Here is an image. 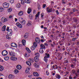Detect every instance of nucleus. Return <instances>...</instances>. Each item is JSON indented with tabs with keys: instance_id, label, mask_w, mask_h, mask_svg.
I'll use <instances>...</instances> for the list:
<instances>
[{
	"instance_id": "1",
	"label": "nucleus",
	"mask_w": 79,
	"mask_h": 79,
	"mask_svg": "<svg viewBox=\"0 0 79 79\" xmlns=\"http://www.w3.org/2000/svg\"><path fill=\"white\" fill-rule=\"evenodd\" d=\"M46 56H45L44 57V60L46 63H47V61H48V59H47V58H49L50 57V54H48V53H45Z\"/></svg>"
},
{
	"instance_id": "2",
	"label": "nucleus",
	"mask_w": 79,
	"mask_h": 79,
	"mask_svg": "<svg viewBox=\"0 0 79 79\" xmlns=\"http://www.w3.org/2000/svg\"><path fill=\"white\" fill-rule=\"evenodd\" d=\"M9 3H6V2L4 3L3 4V7L5 8H8V7H9Z\"/></svg>"
},
{
	"instance_id": "3",
	"label": "nucleus",
	"mask_w": 79,
	"mask_h": 79,
	"mask_svg": "<svg viewBox=\"0 0 79 79\" xmlns=\"http://www.w3.org/2000/svg\"><path fill=\"white\" fill-rule=\"evenodd\" d=\"M2 54L3 56H6L8 54V51L6 50H4L2 52Z\"/></svg>"
},
{
	"instance_id": "4",
	"label": "nucleus",
	"mask_w": 79,
	"mask_h": 79,
	"mask_svg": "<svg viewBox=\"0 0 79 79\" xmlns=\"http://www.w3.org/2000/svg\"><path fill=\"white\" fill-rule=\"evenodd\" d=\"M9 54L11 56H15V53L13 52V51L10 52H9Z\"/></svg>"
},
{
	"instance_id": "5",
	"label": "nucleus",
	"mask_w": 79,
	"mask_h": 79,
	"mask_svg": "<svg viewBox=\"0 0 79 79\" xmlns=\"http://www.w3.org/2000/svg\"><path fill=\"white\" fill-rule=\"evenodd\" d=\"M10 59L11 60H12V61H16L17 60L18 58L17 57H11L10 58Z\"/></svg>"
},
{
	"instance_id": "6",
	"label": "nucleus",
	"mask_w": 79,
	"mask_h": 79,
	"mask_svg": "<svg viewBox=\"0 0 79 79\" xmlns=\"http://www.w3.org/2000/svg\"><path fill=\"white\" fill-rule=\"evenodd\" d=\"M16 25L17 27H19V28H22V27H23L21 24L18 22L16 23Z\"/></svg>"
},
{
	"instance_id": "7",
	"label": "nucleus",
	"mask_w": 79,
	"mask_h": 79,
	"mask_svg": "<svg viewBox=\"0 0 79 79\" xmlns=\"http://www.w3.org/2000/svg\"><path fill=\"white\" fill-rule=\"evenodd\" d=\"M1 20L2 21H3V23H5V22L7 21V19L5 17H3L2 18Z\"/></svg>"
},
{
	"instance_id": "8",
	"label": "nucleus",
	"mask_w": 79,
	"mask_h": 79,
	"mask_svg": "<svg viewBox=\"0 0 79 79\" xmlns=\"http://www.w3.org/2000/svg\"><path fill=\"white\" fill-rule=\"evenodd\" d=\"M47 11L48 13H51L53 11L52 9L49 8V7H48L47 8Z\"/></svg>"
},
{
	"instance_id": "9",
	"label": "nucleus",
	"mask_w": 79,
	"mask_h": 79,
	"mask_svg": "<svg viewBox=\"0 0 79 79\" xmlns=\"http://www.w3.org/2000/svg\"><path fill=\"white\" fill-rule=\"evenodd\" d=\"M40 47L41 48H42V49H45V45H44L43 44H41L40 45Z\"/></svg>"
},
{
	"instance_id": "10",
	"label": "nucleus",
	"mask_w": 79,
	"mask_h": 79,
	"mask_svg": "<svg viewBox=\"0 0 79 79\" xmlns=\"http://www.w3.org/2000/svg\"><path fill=\"white\" fill-rule=\"evenodd\" d=\"M12 34V30L10 29L9 30V31L7 32V34L9 35H11Z\"/></svg>"
},
{
	"instance_id": "11",
	"label": "nucleus",
	"mask_w": 79,
	"mask_h": 79,
	"mask_svg": "<svg viewBox=\"0 0 79 79\" xmlns=\"http://www.w3.org/2000/svg\"><path fill=\"white\" fill-rule=\"evenodd\" d=\"M55 77L57 78V79H60L61 78V76L58 74H56Z\"/></svg>"
},
{
	"instance_id": "12",
	"label": "nucleus",
	"mask_w": 79,
	"mask_h": 79,
	"mask_svg": "<svg viewBox=\"0 0 79 79\" xmlns=\"http://www.w3.org/2000/svg\"><path fill=\"white\" fill-rule=\"evenodd\" d=\"M40 15V12H38L37 14L35 15V19H37V18H38L39 16Z\"/></svg>"
},
{
	"instance_id": "13",
	"label": "nucleus",
	"mask_w": 79,
	"mask_h": 79,
	"mask_svg": "<svg viewBox=\"0 0 79 79\" xmlns=\"http://www.w3.org/2000/svg\"><path fill=\"white\" fill-rule=\"evenodd\" d=\"M79 75V69H78L77 71V73H75V75L77 77H78Z\"/></svg>"
},
{
	"instance_id": "14",
	"label": "nucleus",
	"mask_w": 79,
	"mask_h": 79,
	"mask_svg": "<svg viewBox=\"0 0 79 79\" xmlns=\"http://www.w3.org/2000/svg\"><path fill=\"white\" fill-rule=\"evenodd\" d=\"M16 68L20 70L22 68L21 66L20 65H18L16 66Z\"/></svg>"
},
{
	"instance_id": "15",
	"label": "nucleus",
	"mask_w": 79,
	"mask_h": 79,
	"mask_svg": "<svg viewBox=\"0 0 79 79\" xmlns=\"http://www.w3.org/2000/svg\"><path fill=\"white\" fill-rule=\"evenodd\" d=\"M31 12V9L30 8H28L27 10V13L28 14H30Z\"/></svg>"
},
{
	"instance_id": "16",
	"label": "nucleus",
	"mask_w": 79,
	"mask_h": 79,
	"mask_svg": "<svg viewBox=\"0 0 79 79\" xmlns=\"http://www.w3.org/2000/svg\"><path fill=\"white\" fill-rule=\"evenodd\" d=\"M20 23L23 26V25H24L26 23V21H25V20H23L20 22Z\"/></svg>"
},
{
	"instance_id": "17",
	"label": "nucleus",
	"mask_w": 79,
	"mask_h": 79,
	"mask_svg": "<svg viewBox=\"0 0 79 79\" xmlns=\"http://www.w3.org/2000/svg\"><path fill=\"white\" fill-rule=\"evenodd\" d=\"M35 40L36 42L38 44H39V42H40V39H39V38L38 37L37 38L35 39Z\"/></svg>"
},
{
	"instance_id": "18",
	"label": "nucleus",
	"mask_w": 79,
	"mask_h": 79,
	"mask_svg": "<svg viewBox=\"0 0 79 79\" xmlns=\"http://www.w3.org/2000/svg\"><path fill=\"white\" fill-rule=\"evenodd\" d=\"M33 75L35 76H39V73L35 72L33 73Z\"/></svg>"
},
{
	"instance_id": "19",
	"label": "nucleus",
	"mask_w": 79,
	"mask_h": 79,
	"mask_svg": "<svg viewBox=\"0 0 79 79\" xmlns=\"http://www.w3.org/2000/svg\"><path fill=\"white\" fill-rule=\"evenodd\" d=\"M29 35V34L26 33L24 35V38L25 39H27L28 37V36Z\"/></svg>"
},
{
	"instance_id": "20",
	"label": "nucleus",
	"mask_w": 79,
	"mask_h": 79,
	"mask_svg": "<svg viewBox=\"0 0 79 79\" xmlns=\"http://www.w3.org/2000/svg\"><path fill=\"white\" fill-rule=\"evenodd\" d=\"M9 58H10V57L7 56H6L4 58V59L6 61H8L9 60Z\"/></svg>"
},
{
	"instance_id": "21",
	"label": "nucleus",
	"mask_w": 79,
	"mask_h": 79,
	"mask_svg": "<svg viewBox=\"0 0 79 79\" xmlns=\"http://www.w3.org/2000/svg\"><path fill=\"white\" fill-rule=\"evenodd\" d=\"M24 2L26 3H30L31 1L30 0H25Z\"/></svg>"
},
{
	"instance_id": "22",
	"label": "nucleus",
	"mask_w": 79,
	"mask_h": 79,
	"mask_svg": "<svg viewBox=\"0 0 79 79\" xmlns=\"http://www.w3.org/2000/svg\"><path fill=\"white\" fill-rule=\"evenodd\" d=\"M39 58L35 56L34 58L35 61V62H37L39 60V59H38Z\"/></svg>"
},
{
	"instance_id": "23",
	"label": "nucleus",
	"mask_w": 79,
	"mask_h": 79,
	"mask_svg": "<svg viewBox=\"0 0 79 79\" xmlns=\"http://www.w3.org/2000/svg\"><path fill=\"white\" fill-rule=\"evenodd\" d=\"M5 30H6V26L4 25L2 27V31H5Z\"/></svg>"
},
{
	"instance_id": "24",
	"label": "nucleus",
	"mask_w": 79,
	"mask_h": 79,
	"mask_svg": "<svg viewBox=\"0 0 79 79\" xmlns=\"http://www.w3.org/2000/svg\"><path fill=\"white\" fill-rule=\"evenodd\" d=\"M22 43L23 45H26V40H23L22 41Z\"/></svg>"
},
{
	"instance_id": "25",
	"label": "nucleus",
	"mask_w": 79,
	"mask_h": 79,
	"mask_svg": "<svg viewBox=\"0 0 79 79\" xmlns=\"http://www.w3.org/2000/svg\"><path fill=\"white\" fill-rule=\"evenodd\" d=\"M29 70H30L29 68H27L25 70V73H28L29 72Z\"/></svg>"
},
{
	"instance_id": "26",
	"label": "nucleus",
	"mask_w": 79,
	"mask_h": 79,
	"mask_svg": "<svg viewBox=\"0 0 79 79\" xmlns=\"http://www.w3.org/2000/svg\"><path fill=\"white\" fill-rule=\"evenodd\" d=\"M15 45L16 43H12L11 44V47H15Z\"/></svg>"
},
{
	"instance_id": "27",
	"label": "nucleus",
	"mask_w": 79,
	"mask_h": 79,
	"mask_svg": "<svg viewBox=\"0 0 79 79\" xmlns=\"http://www.w3.org/2000/svg\"><path fill=\"white\" fill-rule=\"evenodd\" d=\"M13 77V76L12 74H10L8 76L9 79H12Z\"/></svg>"
},
{
	"instance_id": "28",
	"label": "nucleus",
	"mask_w": 79,
	"mask_h": 79,
	"mask_svg": "<svg viewBox=\"0 0 79 79\" xmlns=\"http://www.w3.org/2000/svg\"><path fill=\"white\" fill-rule=\"evenodd\" d=\"M27 64L29 66H31V63L29 61H27L26 62Z\"/></svg>"
},
{
	"instance_id": "29",
	"label": "nucleus",
	"mask_w": 79,
	"mask_h": 79,
	"mask_svg": "<svg viewBox=\"0 0 79 79\" xmlns=\"http://www.w3.org/2000/svg\"><path fill=\"white\" fill-rule=\"evenodd\" d=\"M16 7L18 8H19L21 7V5L20 3H18L16 5Z\"/></svg>"
},
{
	"instance_id": "30",
	"label": "nucleus",
	"mask_w": 79,
	"mask_h": 79,
	"mask_svg": "<svg viewBox=\"0 0 79 79\" xmlns=\"http://www.w3.org/2000/svg\"><path fill=\"white\" fill-rule=\"evenodd\" d=\"M34 66L36 68H39V64H37L35 63L34 64Z\"/></svg>"
},
{
	"instance_id": "31",
	"label": "nucleus",
	"mask_w": 79,
	"mask_h": 79,
	"mask_svg": "<svg viewBox=\"0 0 79 79\" xmlns=\"http://www.w3.org/2000/svg\"><path fill=\"white\" fill-rule=\"evenodd\" d=\"M3 70V66L0 65V71H2Z\"/></svg>"
},
{
	"instance_id": "32",
	"label": "nucleus",
	"mask_w": 79,
	"mask_h": 79,
	"mask_svg": "<svg viewBox=\"0 0 79 79\" xmlns=\"http://www.w3.org/2000/svg\"><path fill=\"white\" fill-rule=\"evenodd\" d=\"M33 45H34V47L36 48V47H37V44L36 42H34L33 43Z\"/></svg>"
},
{
	"instance_id": "33",
	"label": "nucleus",
	"mask_w": 79,
	"mask_h": 79,
	"mask_svg": "<svg viewBox=\"0 0 79 79\" xmlns=\"http://www.w3.org/2000/svg\"><path fill=\"white\" fill-rule=\"evenodd\" d=\"M27 25L28 26H31V22L30 21L28 22Z\"/></svg>"
},
{
	"instance_id": "34",
	"label": "nucleus",
	"mask_w": 79,
	"mask_h": 79,
	"mask_svg": "<svg viewBox=\"0 0 79 79\" xmlns=\"http://www.w3.org/2000/svg\"><path fill=\"white\" fill-rule=\"evenodd\" d=\"M23 15V12L22 11H20L19 13V16H21V15Z\"/></svg>"
},
{
	"instance_id": "35",
	"label": "nucleus",
	"mask_w": 79,
	"mask_h": 79,
	"mask_svg": "<svg viewBox=\"0 0 79 79\" xmlns=\"http://www.w3.org/2000/svg\"><path fill=\"white\" fill-rule=\"evenodd\" d=\"M40 52L41 53H44V51H43V49L40 48Z\"/></svg>"
},
{
	"instance_id": "36",
	"label": "nucleus",
	"mask_w": 79,
	"mask_h": 79,
	"mask_svg": "<svg viewBox=\"0 0 79 79\" xmlns=\"http://www.w3.org/2000/svg\"><path fill=\"white\" fill-rule=\"evenodd\" d=\"M72 73H73V74H76V71L74 69H73L72 70Z\"/></svg>"
},
{
	"instance_id": "37",
	"label": "nucleus",
	"mask_w": 79,
	"mask_h": 79,
	"mask_svg": "<svg viewBox=\"0 0 79 79\" xmlns=\"http://www.w3.org/2000/svg\"><path fill=\"white\" fill-rule=\"evenodd\" d=\"M6 38L7 39H11V37H10V36L8 35H6Z\"/></svg>"
},
{
	"instance_id": "38",
	"label": "nucleus",
	"mask_w": 79,
	"mask_h": 79,
	"mask_svg": "<svg viewBox=\"0 0 79 79\" xmlns=\"http://www.w3.org/2000/svg\"><path fill=\"white\" fill-rule=\"evenodd\" d=\"M26 49L27 51L28 52H29V53H31V50H30L29 48H26Z\"/></svg>"
},
{
	"instance_id": "39",
	"label": "nucleus",
	"mask_w": 79,
	"mask_h": 79,
	"mask_svg": "<svg viewBox=\"0 0 79 79\" xmlns=\"http://www.w3.org/2000/svg\"><path fill=\"white\" fill-rule=\"evenodd\" d=\"M28 61H29L31 63H33V59H29Z\"/></svg>"
},
{
	"instance_id": "40",
	"label": "nucleus",
	"mask_w": 79,
	"mask_h": 79,
	"mask_svg": "<svg viewBox=\"0 0 79 79\" xmlns=\"http://www.w3.org/2000/svg\"><path fill=\"white\" fill-rule=\"evenodd\" d=\"M75 64H71L70 67L72 68H74V67L75 66Z\"/></svg>"
},
{
	"instance_id": "41",
	"label": "nucleus",
	"mask_w": 79,
	"mask_h": 79,
	"mask_svg": "<svg viewBox=\"0 0 79 79\" xmlns=\"http://www.w3.org/2000/svg\"><path fill=\"white\" fill-rule=\"evenodd\" d=\"M12 11V8H10L8 10V11L9 12H11Z\"/></svg>"
},
{
	"instance_id": "42",
	"label": "nucleus",
	"mask_w": 79,
	"mask_h": 79,
	"mask_svg": "<svg viewBox=\"0 0 79 79\" xmlns=\"http://www.w3.org/2000/svg\"><path fill=\"white\" fill-rule=\"evenodd\" d=\"M29 17L30 19H32V18L33 17V16H32L31 14H30L29 16Z\"/></svg>"
},
{
	"instance_id": "43",
	"label": "nucleus",
	"mask_w": 79,
	"mask_h": 79,
	"mask_svg": "<svg viewBox=\"0 0 79 79\" xmlns=\"http://www.w3.org/2000/svg\"><path fill=\"white\" fill-rule=\"evenodd\" d=\"M14 71V73H18L19 72V71L18 69H15Z\"/></svg>"
},
{
	"instance_id": "44",
	"label": "nucleus",
	"mask_w": 79,
	"mask_h": 79,
	"mask_svg": "<svg viewBox=\"0 0 79 79\" xmlns=\"http://www.w3.org/2000/svg\"><path fill=\"white\" fill-rule=\"evenodd\" d=\"M35 55H36V57H39L40 56L39 53L38 52H37L35 54Z\"/></svg>"
},
{
	"instance_id": "45",
	"label": "nucleus",
	"mask_w": 79,
	"mask_h": 79,
	"mask_svg": "<svg viewBox=\"0 0 79 79\" xmlns=\"http://www.w3.org/2000/svg\"><path fill=\"white\" fill-rule=\"evenodd\" d=\"M9 1L11 3H13L14 2V0H9Z\"/></svg>"
},
{
	"instance_id": "46",
	"label": "nucleus",
	"mask_w": 79,
	"mask_h": 79,
	"mask_svg": "<svg viewBox=\"0 0 79 79\" xmlns=\"http://www.w3.org/2000/svg\"><path fill=\"white\" fill-rule=\"evenodd\" d=\"M31 49L32 50H34L35 49V47H34L33 46H32L31 47Z\"/></svg>"
},
{
	"instance_id": "47",
	"label": "nucleus",
	"mask_w": 79,
	"mask_h": 79,
	"mask_svg": "<svg viewBox=\"0 0 79 79\" xmlns=\"http://www.w3.org/2000/svg\"><path fill=\"white\" fill-rule=\"evenodd\" d=\"M3 10V8H2V7H0V11L2 12V11Z\"/></svg>"
},
{
	"instance_id": "48",
	"label": "nucleus",
	"mask_w": 79,
	"mask_h": 79,
	"mask_svg": "<svg viewBox=\"0 0 79 79\" xmlns=\"http://www.w3.org/2000/svg\"><path fill=\"white\" fill-rule=\"evenodd\" d=\"M62 3H63V4H66V2L64 0H62Z\"/></svg>"
},
{
	"instance_id": "49",
	"label": "nucleus",
	"mask_w": 79,
	"mask_h": 79,
	"mask_svg": "<svg viewBox=\"0 0 79 79\" xmlns=\"http://www.w3.org/2000/svg\"><path fill=\"white\" fill-rule=\"evenodd\" d=\"M73 21H74V22H75V23H76L77 22V19L74 18L73 19Z\"/></svg>"
},
{
	"instance_id": "50",
	"label": "nucleus",
	"mask_w": 79,
	"mask_h": 79,
	"mask_svg": "<svg viewBox=\"0 0 79 79\" xmlns=\"http://www.w3.org/2000/svg\"><path fill=\"white\" fill-rule=\"evenodd\" d=\"M72 61H75V62H76V61H77V60H76V58H75L73 59H72Z\"/></svg>"
},
{
	"instance_id": "51",
	"label": "nucleus",
	"mask_w": 79,
	"mask_h": 79,
	"mask_svg": "<svg viewBox=\"0 0 79 79\" xmlns=\"http://www.w3.org/2000/svg\"><path fill=\"white\" fill-rule=\"evenodd\" d=\"M38 10H40V5L39 4H38Z\"/></svg>"
},
{
	"instance_id": "52",
	"label": "nucleus",
	"mask_w": 79,
	"mask_h": 79,
	"mask_svg": "<svg viewBox=\"0 0 79 79\" xmlns=\"http://www.w3.org/2000/svg\"><path fill=\"white\" fill-rule=\"evenodd\" d=\"M5 46L6 47H9V45H8L7 44H5Z\"/></svg>"
},
{
	"instance_id": "53",
	"label": "nucleus",
	"mask_w": 79,
	"mask_h": 79,
	"mask_svg": "<svg viewBox=\"0 0 79 79\" xmlns=\"http://www.w3.org/2000/svg\"><path fill=\"white\" fill-rule=\"evenodd\" d=\"M41 17L42 18L44 16V13H42L41 15Z\"/></svg>"
},
{
	"instance_id": "54",
	"label": "nucleus",
	"mask_w": 79,
	"mask_h": 79,
	"mask_svg": "<svg viewBox=\"0 0 79 79\" xmlns=\"http://www.w3.org/2000/svg\"><path fill=\"white\" fill-rule=\"evenodd\" d=\"M46 6V4H44L43 6V7L44 8Z\"/></svg>"
},
{
	"instance_id": "55",
	"label": "nucleus",
	"mask_w": 79,
	"mask_h": 79,
	"mask_svg": "<svg viewBox=\"0 0 79 79\" xmlns=\"http://www.w3.org/2000/svg\"><path fill=\"white\" fill-rule=\"evenodd\" d=\"M69 79H73V77H72L71 76H69Z\"/></svg>"
},
{
	"instance_id": "56",
	"label": "nucleus",
	"mask_w": 79,
	"mask_h": 79,
	"mask_svg": "<svg viewBox=\"0 0 79 79\" xmlns=\"http://www.w3.org/2000/svg\"><path fill=\"white\" fill-rule=\"evenodd\" d=\"M6 30L7 31H9V27H7L6 29Z\"/></svg>"
},
{
	"instance_id": "57",
	"label": "nucleus",
	"mask_w": 79,
	"mask_h": 79,
	"mask_svg": "<svg viewBox=\"0 0 79 79\" xmlns=\"http://www.w3.org/2000/svg\"><path fill=\"white\" fill-rule=\"evenodd\" d=\"M77 77L76 75H75V76L73 77V78L74 79H76V78H77Z\"/></svg>"
},
{
	"instance_id": "58",
	"label": "nucleus",
	"mask_w": 79,
	"mask_h": 79,
	"mask_svg": "<svg viewBox=\"0 0 79 79\" xmlns=\"http://www.w3.org/2000/svg\"><path fill=\"white\" fill-rule=\"evenodd\" d=\"M28 77L30 78H31V77H32V75H29Z\"/></svg>"
},
{
	"instance_id": "59",
	"label": "nucleus",
	"mask_w": 79,
	"mask_h": 79,
	"mask_svg": "<svg viewBox=\"0 0 79 79\" xmlns=\"http://www.w3.org/2000/svg\"><path fill=\"white\" fill-rule=\"evenodd\" d=\"M72 39H73V41H75V40H76V38H73Z\"/></svg>"
},
{
	"instance_id": "60",
	"label": "nucleus",
	"mask_w": 79,
	"mask_h": 79,
	"mask_svg": "<svg viewBox=\"0 0 79 79\" xmlns=\"http://www.w3.org/2000/svg\"><path fill=\"white\" fill-rule=\"evenodd\" d=\"M1 76H4L2 74V73H0V77H1Z\"/></svg>"
},
{
	"instance_id": "61",
	"label": "nucleus",
	"mask_w": 79,
	"mask_h": 79,
	"mask_svg": "<svg viewBox=\"0 0 79 79\" xmlns=\"http://www.w3.org/2000/svg\"><path fill=\"white\" fill-rule=\"evenodd\" d=\"M75 10V9L74 8L73 9V12H75L76 11Z\"/></svg>"
},
{
	"instance_id": "62",
	"label": "nucleus",
	"mask_w": 79,
	"mask_h": 79,
	"mask_svg": "<svg viewBox=\"0 0 79 79\" xmlns=\"http://www.w3.org/2000/svg\"><path fill=\"white\" fill-rule=\"evenodd\" d=\"M56 67L55 66V65H53L52 66V68H53L54 69H55V68Z\"/></svg>"
},
{
	"instance_id": "63",
	"label": "nucleus",
	"mask_w": 79,
	"mask_h": 79,
	"mask_svg": "<svg viewBox=\"0 0 79 79\" xmlns=\"http://www.w3.org/2000/svg\"><path fill=\"white\" fill-rule=\"evenodd\" d=\"M22 45L21 44H19L18 45V47H21Z\"/></svg>"
},
{
	"instance_id": "64",
	"label": "nucleus",
	"mask_w": 79,
	"mask_h": 79,
	"mask_svg": "<svg viewBox=\"0 0 79 79\" xmlns=\"http://www.w3.org/2000/svg\"><path fill=\"white\" fill-rule=\"evenodd\" d=\"M36 79H42V78H40V77H38V78H36Z\"/></svg>"
}]
</instances>
